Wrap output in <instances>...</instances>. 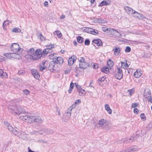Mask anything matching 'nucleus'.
<instances>
[{"label": "nucleus", "mask_w": 152, "mask_h": 152, "mask_svg": "<svg viewBox=\"0 0 152 152\" xmlns=\"http://www.w3.org/2000/svg\"><path fill=\"white\" fill-rule=\"evenodd\" d=\"M150 125V124H149L148 125V126H147L146 127V131H148L149 129H150V128L149 126Z\"/></svg>", "instance_id": "obj_63"}, {"label": "nucleus", "mask_w": 152, "mask_h": 152, "mask_svg": "<svg viewBox=\"0 0 152 152\" xmlns=\"http://www.w3.org/2000/svg\"><path fill=\"white\" fill-rule=\"evenodd\" d=\"M44 5L46 7H47L48 6V2L47 1H45V2Z\"/></svg>", "instance_id": "obj_62"}, {"label": "nucleus", "mask_w": 152, "mask_h": 152, "mask_svg": "<svg viewBox=\"0 0 152 152\" xmlns=\"http://www.w3.org/2000/svg\"><path fill=\"white\" fill-rule=\"evenodd\" d=\"M54 54H51L49 55V57L50 59H52L53 60V59H54V58L53 57L54 56Z\"/></svg>", "instance_id": "obj_56"}, {"label": "nucleus", "mask_w": 152, "mask_h": 152, "mask_svg": "<svg viewBox=\"0 0 152 152\" xmlns=\"http://www.w3.org/2000/svg\"><path fill=\"white\" fill-rule=\"evenodd\" d=\"M53 132V130H52L47 129L46 131V134H52Z\"/></svg>", "instance_id": "obj_45"}, {"label": "nucleus", "mask_w": 152, "mask_h": 152, "mask_svg": "<svg viewBox=\"0 0 152 152\" xmlns=\"http://www.w3.org/2000/svg\"><path fill=\"white\" fill-rule=\"evenodd\" d=\"M90 41L88 39H86L85 40L84 44L85 45H88L90 44Z\"/></svg>", "instance_id": "obj_49"}, {"label": "nucleus", "mask_w": 152, "mask_h": 152, "mask_svg": "<svg viewBox=\"0 0 152 152\" xmlns=\"http://www.w3.org/2000/svg\"><path fill=\"white\" fill-rule=\"evenodd\" d=\"M106 77L104 76L99 78L97 80L98 83L99 85L101 86H102V85L101 82L104 81Z\"/></svg>", "instance_id": "obj_24"}, {"label": "nucleus", "mask_w": 152, "mask_h": 152, "mask_svg": "<svg viewBox=\"0 0 152 152\" xmlns=\"http://www.w3.org/2000/svg\"><path fill=\"white\" fill-rule=\"evenodd\" d=\"M23 72L22 70L19 71L18 72V74L20 75H23Z\"/></svg>", "instance_id": "obj_64"}, {"label": "nucleus", "mask_w": 152, "mask_h": 152, "mask_svg": "<svg viewBox=\"0 0 152 152\" xmlns=\"http://www.w3.org/2000/svg\"><path fill=\"white\" fill-rule=\"evenodd\" d=\"M74 83H73L72 82H71L70 84L69 88H72V89H73L74 87Z\"/></svg>", "instance_id": "obj_61"}, {"label": "nucleus", "mask_w": 152, "mask_h": 152, "mask_svg": "<svg viewBox=\"0 0 152 152\" xmlns=\"http://www.w3.org/2000/svg\"><path fill=\"white\" fill-rule=\"evenodd\" d=\"M93 42L96 44L98 46L102 45V43L100 39H94L92 41Z\"/></svg>", "instance_id": "obj_20"}, {"label": "nucleus", "mask_w": 152, "mask_h": 152, "mask_svg": "<svg viewBox=\"0 0 152 152\" xmlns=\"http://www.w3.org/2000/svg\"><path fill=\"white\" fill-rule=\"evenodd\" d=\"M4 124L5 126L10 131H11L12 130H13V128L7 122L4 121Z\"/></svg>", "instance_id": "obj_19"}, {"label": "nucleus", "mask_w": 152, "mask_h": 152, "mask_svg": "<svg viewBox=\"0 0 152 152\" xmlns=\"http://www.w3.org/2000/svg\"><path fill=\"white\" fill-rule=\"evenodd\" d=\"M77 40L79 43H82L84 41L83 38L80 36H79L77 37Z\"/></svg>", "instance_id": "obj_30"}, {"label": "nucleus", "mask_w": 152, "mask_h": 152, "mask_svg": "<svg viewBox=\"0 0 152 152\" xmlns=\"http://www.w3.org/2000/svg\"><path fill=\"white\" fill-rule=\"evenodd\" d=\"M93 67L96 69L98 68L99 66L97 64H93Z\"/></svg>", "instance_id": "obj_54"}, {"label": "nucleus", "mask_w": 152, "mask_h": 152, "mask_svg": "<svg viewBox=\"0 0 152 152\" xmlns=\"http://www.w3.org/2000/svg\"><path fill=\"white\" fill-rule=\"evenodd\" d=\"M32 116H29L28 115H20L19 118L23 120V121H25L27 122H28L29 123H31V117Z\"/></svg>", "instance_id": "obj_6"}, {"label": "nucleus", "mask_w": 152, "mask_h": 152, "mask_svg": "<svg viewBox=\"0 0 152 152\" xmlns=\"http://www.w3.org/2000/svg\"><path fill=\"white\" fill-rule=\"evenodd\" d=\"M98 31L97 30H95L94 29V31H93L92 34H95L98 33Z\"/></svg>", "instance_id": "obj_58"}, {"label": "nucleus", "mask_w": 152, "mask_h": 152, "mask_svg": "<svg viewBox=\"0 0 152 152\" xmlns=\"http://www.w3.org/2000/svg\"><path fill=\"white\" fill-rule=\"evenodd\" d=\"M10 132L12 133L14 135L18 137V135H19V134H20V132H22V131H18L16 130L15 129H13V130H12Z\"/></svg>", "instance_id": "obj_25"}, {"label": "nucleus", "mask_w": 152, "mask_h": 152, "mask_svg": "<svg viewBox=\"0 0 152 152\" xmlns=\"http://www.w3.org/2000/svg\"><path fill=\"white\" fill-rule=\"evenodd\" d=\"M79 95L80 96H83L85 94V90L84 89H80L79 91Z\"/></svg>", "instance_id": "obj_34"}, {"label": "nucleus", "mask_w": 152, "mask_h": 152, "mask_svg": "<svg viewBox=\"0 0 152 152\" xmlns=\"http://www.w3.org/2000/svg\"><path fill=\"white\" fill-rule=\"evenodd\" d=\"M127 150L128 151H129L130 152H134L137 150V149L134 148H131Z\"/></svg>", "instance_id": "obj_48"}, {"label": "nucleus", "mask_w": 152, "mask_h": 152, "mask_svg": "<svg viewBox=\"0 0 152 152\" xmlns=\"http://www.w3.org/2000/svg\"><path fill=\"white\" fill-rule=\"evenodd\" d=\"M34 51V49L33 48H31L28 50L27 52L29 54L33 55V53H32Z\"/></svg>", "instance_id": "obj_40"}, {"label": "nucleus", "mask_w": 152, "mask_h": 152, "mask_svg": "<svg viewBox=\"0 0 152 152\" xmlns=\"http://www.w3.org/2000/svg\"><path fill=\"white\" fill-rule=\"evenodd\" d=\"M136 138L134 137V136H132L129 139H126L125 140H123V142H132L134 140L136 139Z\"/></svg>", "instance_id": "obj_17"}, {"label": "nucleus", "mask_w": 152, "mask_h": 152, "mask_svg": "<svg viewBox=\"0 0 152 152\" xmlns=\"http://www.w3.org/2000/svg\"><path fill=\"white\" fill-rule=\"evenodd\" d=\"M46 48H49L51 49V50H52V49L54 48V45L50 44L49 45H47L46 46Z\"/></svg>", "instance_id": "obj_39"}, {"label": "nucleus", "mask_w": 152, "mask_h": 152, "mask_svg": "<svg viewBox=\"0 0 152 152\" xmlns=\"http://www.w3.org/2000/svg\"><path fill=\"white\" fill-rule=\"evenodd\" d=\"M80 103H81V100L80 99L77 100L75 102V104H79Z\"/></svg>", "instance_id": "obj_57"}, {"label": "nucleus", "mask_w": 152, "mask_h": 152, "mask_svg": "<svg viewBox=\"0 0 152 152\" xmlns=\"http://www.w3.org/2000/svg\"><path fill=\"white\" fill-rule=\"evenodd\" d=\"M104 108L106 110L109 114H111L112 113V110L110 108L109 105L106 104L104 105Z\"/></svg>", "instance_id": "obj_22"}, {"label": "nucleus", "mask_w": 152, "mask_h": 152, "mask_svg": "<svg viewBox=\"0 0 152 152\" xmlns=\"http://www.w3.org/2000/svg\"><path fill=\"white\" fill-rule=\"evenodd\" d=\"M139 105V104L137 103H133L132 104L131 107L132 108H135L137 107Z\"/></svg>", "instance_id": "obj_51"}, {"label": "nucleus", "mask_w": 152, "mask_h": 152, "mask_svg": "<svg viewBox=\"0 0 152 152\" xmlns=\"http://www.w3.org/2000/svg\"><path fill=\"white\" fill-rule=\"evenodd\" d=\"M11 50L13 52L17 53H21L23 50L19 47L18 44L16 43L12 44L10 47Z\"/></svg>", "instance_id": "obj_2"}, {"label": "nucleus", "mask_w": 152, "mask_h": 152, "mask_svg": "<svg viewBox=\"0 0 152 152\" xmlns=\"http://www.w3.org/2000/svg\"><path fill=\"white\" fill-rule=\"evenodd\" d=\"M25 57L27 59H30L31 60H34L33 56L30 54H26L25 55Z\"/></svg>", "instance_id": "obj_32"}, {"label": "nucleus", "mask_w": 152, "mask_h": 152, "mask_svg": "<svg viewBox=\"0 0 152 152\" xmlns=\"http://www.w3.org/2000/svg\"><path fill=\"white\" fill-rule=\"evenodd\" d=\"M46 129H41V130L39 131V134H46Z\"/></svg>", "instance_id": "obj_35"}, {"label": "nucleus", "mask_w": 152, "mask_h": 152, "mask_svg": "<svg viewBox=\"0 0 152 152\" xmlns=\"http://www.w3.org/2000/svg\"><path fill=\"white\" fill-rule=\"evenodd\" d=\"M89 66V64L86 62L85 61L82 63H80L79 64V68L83 69L86 68Z\"/></svg>", "instance_id": "obj_10"}, {"label": "nucleus", "mask_w": 152, "mask_h": 152, "mask_svg": "<svg viewBox=\"0 0 152 152\" xmlns=\"http://www.w3.org/2000/svg\"><path fill=\"white\" fill-rule=\"evenodd\" d=\"M31 117V123L34 122L41 123L43 122L42 120L39 116H32Z\"/></svg>", "instance_id": "obj_4"}, {"label": "nucleus", "mask_w": 152, "mask_h": 152, "mask_svg": "<svg viewBox=\"0 0 152 152\" xmlns=\"http://www.w3.org/2000/svg\"><path fill=\"white\" fill-rule=\"evenodd\" d=\"M77 57L75 55L72 56L68 61V65L69 66L72 65L74 61L76 60Z\"/></svg>", "instance_id": "obj_11"}, {"label": "nucleus", "mask_w": 152, "mask_h": 152, "mask_svg": "<svg viewBox=\"0 0 152 152\" xmlns=\"http://www.w3.org/2000/svg\"><path fill=\"white\" fill-rule=\"evenodd\" d=\"M78 60L79 61L80 63H82L85 61L84 58L83 57H80L78 58Z\"/></svg>", "instance_id": "obj_43"}, {"label": "nucleus", "mask_w": 152, "mask_h": 152, "mask_svg": "<svg viewBox=\"0 0 152 152\" xmlns=\"http://www.w3.org/2000/svg\"><path fill=\"white\" fill-rule=\"evenodd\" d=\"M109 68L107 66H105L102 69L101 71L104 73H107L109 72Z\"/></svg>", "instance_id": "obj_28"}, {"label": "nucleus", "mask_w": 152, "mask_h": 152, "mask_svg": "<svg viewBox=\"0 0 152 152\" xmlns=\"http://www.w3.org/2000/svg\"><path fill=\"white\" fill-rule=\"evenodd\" d=\"M106 121L104 119H102L99 121L98 124L100 126H102L105 123Z\"/></svg>", "instance_id": "obj_29"}, {"label": "nucleus", "mask_w": 152, "mask_h": 152, "mask_svg": "<svg viewBox=\"0 0 152 152\" xmlns=\"http://www.w3.org/2000/svg\"><path fill=\"white\" fill-rule=\"evenodd\" d=\"M32 74L36 79H38L40 77V75L38 72L34 69H32L31 70Z\"/></svg>", "instance_id": "obj_12"}, {"label": "nucleus", "mask_w": 152, "mask_h": 152, "mask_svg": "<svg viewBox=\"0 0 152 152\" xmlns=\"http://www.w3.org/2000/svg\"><path fill=\"white\" fill-rule=\"evenodd\" d=\"M142 73V71H138L137 70L136 72H134V76L136 78H139L141 76Z\"/></svg>", "instance_id": "obj_21"}, {"label": "nucleus", "mask_w": 152, "mask_h": 152, "mask_svg": "<svg viewBox=\"0 0 152 152\" xmlns=\"http://www.w3.org/2000/svg\"><path fill=\"white\" fill-rule=\"evenodd\" d=\"M128 92L129 93L130 96H132L134 92V89H132L128 90Z\"/></svg>", "instance_id": "obj_42"}, {"label": "nucleus", "mask_w": 152, "mask_h": 152, "mask_svg": "<svg viewBox=\"0 0 152 152\" xmlns=\"http://www.w3.org/2000/svg\"><path fill=\"white\" fill-rule=\"evenodd\" d=\"M75 106L73 107V105L70 107L66 110L65 112V113L67 114V115L68 118H70L71 115V113L72 112V109L74 108Z\"/></svg>", "instance_id": "obj_15"}, {"label": "nucleus", "mask_w": 152, "mask_h": 152, "mask_svg": "<svg viewBox=\"0 0 152 152\" xmlns=\"http://www.w3.org/2000/svg\"><path fill=\"white\" fill-rule=\"evenodd\" d=\"M9 24V22L8 21H4L3 23V27L4 30H5V26H7Z\"/></svg>", "instance_id": "obj_38"}, {"label": "nucleus", "mask_w": 152, "mask_h": 152, "mask_svg": "<svg viewBox=\"0 0 152 152\" xmlns=\"http://www.w3.org/2000/svg\"><path fill=\"white\" fill-rule=\"evenodd\" d=\"M118 72L116 74L115 77L118 79H121L123 75L122 74V70L119 68L117 67Z\"/></svg>", "instance_id": "obj_5"}, {"label": "nucleus", "mask_w": 152, "mask_h": 152, "mask_svg": "<svg viewBox=\"0 0 152 152\" xmlns=\"http://www.w3.org/2000/svg\"><path fill=\"white\" fill-rule=\"evenodd\" d=\"M10 55V53H5L3 55L4 56H5L7 57V58H11V55Z\"/></svg>", "instance_id": "obj_46"}, {"label": "nucleus", "mask_w": 152, "mask_h": 152, "mask_svg": "<svg viewBox=\"0 0 152 152\" xmlns=\"http://www.w3.org/2000/svg\"><path fill=\"white\" fill-rule=\"evenodd\" d=\"M16 53H10L11 58H19L20 57V55Z\"/></svg>", "instance_id": "obj_23"}, {"label": "nucleus", "mask_w": 152, "mask_h": 152, "mask_svg": "<svg viewBox=\"0 0 152 152\" xmlns=\"http://www.w3.org/2000/svg\"><path fill=\"white\" fill-rule=\"evenodd\" d=\"M139 110L137 108H134V112L135 113H138L139 112Z\"/></svg>", "instance_id": "obj_60"}, {"label": "nucleus", "mask_w": 152, "mask_h": 152, "mask_svg": "<svg viewBox=\"0 0 152 152\" xmlns=\"http://www.w3.org/2000/svg\"><path fill=\"white\" fill-rule=\"evenodd\" d=\"M58 33L57 36L58 38H60L62 36V34L60 31H58Z\"/></svg>", "instance_id": "obj_55"}, {"label": "nucleus", "mask_w": 152, "mask_h": 152, "mask_svg": "<svg viewBox=\"0 0 152 152\" xmlns=\"http://www.w3.org/2000/svg\"><path fill=\"white\" fill-rule=\"evenodd\" d=\"M0 77L1 78H6L7 77V73L6 72H4L2 69H0Z\"/></svg>", "instance_id": "obj_18"}, {"label": "nucleus", "mask_w": 152, "mask_h": 152, "mask_svg": "<svg viewBox=\"0 0 152 152\" xmlns=\"http://www.w3.org/2000/svg\"><path fill=\"white\" fill-rule=\"evenodd\" d=\"M75 87L76 88L78 92L79 91L80 89H82V88H81V87L80 86H79L76 83H75Z\"/></svg>", "instance_id": "obj_41"}, {"label": "nucleus", "mask_w": 152, "mask_h": 152, "mask_svg": "<svg viewBox=\"0 0 152 152\" xmlns=\"http://www.w3.org/2000/svg\"><path fill=\"white\" fill-rule=\"evenodd\" d=\"M144 96L147 98H148L149 97H151V92L149 89L146 88L145 89Z\"/></svg>", "instance_id": "obj_13"}, {"label": "nucleus", "mask_w": 152, "mask_h": 152, "mask_svg": "<svg viewBox=\"0 0 152 152\" xmlns=\"http://www.w3.org/2000/svg\"><path fill=\"white\" fill-rule=\"evenodd\" d=\"M42 53L40 49H37L35 53H33V59L34 60H37L40 59L42 57Z\"/></svg>", "instance_id": "obj_3"}, {"label": "nucleus", "mask_w": 152, "mask_h": 152, "mask_svg": "<svg viewBox=\"0 0 152 152\" xmlns=\"http://www.w3.org/2000/svg\"><path fill=\"white\" fill-rule=\"evenodd\" d=\"M12 31L13 32H15V33H19L21 31V30L20 29L17 28H13L12 30Z\"/></svg>", "instance_id": "obj_33"}, {"label": "nucleus", "mask_w": 152, "mask_h": 152, "mask_svg": "<svg viewBox=\"0 0 152 152\" xmlns=\"http://www.w3.org/2000/svg\"><path fill=\"white\" fill-rule=\"evenodd\" d=\"M38 37L42 41L45 40V38L42 35V34L41 33H40L39 35L38 36Z\"/></svg>", "instance_id": "obj_47"}, {"label": "nucleus", "mask_w": 152, "mask_h": 152, "mask_svg": "<svg viewBox=\"0 0 152 152\" xmlns=\"http://www.w3.org/2000/svg\"><path fill=\"white\" fill-rule=\"evenodd\" d=\"M56 64L54 63V62L53 61H51L50 62L48 67L49 70L50 72H53L54 71L56 70L57 67L55 66Z\"/></svg>", "instance_id": "obj_7"}, {"label": "nucleus", "mask_w": 152, "mask_h": 152, "mask_svg": "<svg viewBox=\"0 0 152 152\" xmlns=\"http://www.w3.org/2000/svg\"><path fill=\"white\" fill-rule=\"evenodd\" d=\"M124 9L126 12L128 14H129L131 13L135 14V13L136 12L135 11L133 10L132 8L128 7H125Z\"/></svg>", "instance_id": "obj_14"}, {"label": "nucleus", "mask_w": 152, "mask_h": 152, "mask_svg": "<svg viewBox=\"0 0 152 152\" xmlns=\"http://www.w3.org/2000/svg\"><path fill=\"white\" fill-rule=\"evenodd\" d=\"M110 29V28H107L106 27H103L102 28V30L103 31L105 32L107 31H109Z\"/></svg>", "instance_id": "obj_52"}, {"label": "nucleus", "mask_w": 152, "mask_h": 152, "mask_svg": "<svg viewBox=\"0 0 152 152\" xmlns=\"http://www.w3.org/2000/svg\"><path fill=\"white\" fill-rule=\"evenodd\" d=\"M104 21L103 20H102L100 19H98V22L99 23H104Z\"/></svg>", "instance_id": "obj_59"}, {"label": "nucleus", "mask_w": 152, "mask_h": 152, "mask_svg": "<svg viewBox=\"0 0 152 152\" xmlns=\"http://www.w3.org/2000/svg\"><path fill=\"white\" fill-rule=\"evenodd\" d=\"M131 49L130 48L129 46H127L126 47V48L125 50V51L126 52H129L131 51Z\"/></svg>", "instance_id": "obj_50"}, {"label": "nucleus", "mask_w": 152, "mask_h": 152, "mask_svg": "<svg viewBox=\"0 0 152 152\" xmlns=\"http://www.w3.org/2000/svg\"><path fill=\"white\" fill-rule=\"evenodd\" d=\"M23 133V132L22 133L20 132V134H19V135L18 137L23 140H26L27 137Z\"/></svg>", "instance_id": "obj_27"}, {"label": "nucleus", "mask_w": 152, "mask_h": 152, "mask_svg": "<svg viewBox=\"0 0 152 152\" xmlns=\"http://www.w3.org/2000/svg\"><path fill=\"white\" fill-rule=\"evenodd\" d=\"M52 51V50H51V49L48 48H45L44 49L42 53H43L44 54H47L48 53H51Z\"/></svg>", "instance_id": "obj_26"}, {"label": "nucleus", "mask_w": 152, "mask_h": 152, "mask_svg": "<svg viewBox=\"0 0 152 152\" xmlns=\"http://www.w3.org/2000/svg\"><path fill=\"white\" fill-rule=\"evenodd\" d=\"M113 50L114 52V54L116 56L119 55V53L121 51V48L117 46L114 47Z\"/></svg>", "instance_id": "obj_16"}, {"label": "nucleus", "mask_w": 152, "mask_h": 152, "mask_svg": "<svg viewBox=\"0 0 152 152\" xmlns=\"http://www.w3.org/2000/svg\"><path fill=\"white\" fill-rule=\"evenodd\" d=\"M109 32L110 34L114 36L120 37L121 36V34L116 30L114 29H110Z\"/></svg>", "instance_id": "obj_9"}, {"label": "nucleus", "mask_w": 152, "mask_h": 152, "mask_svg": "<svg viewBox=\"0 0 152 152\" xmlns=\"http://www.w3.org/2000/svg\"><path fill=\"white\" fill-rule=\"evenodd\" d=\"M53 61L55 64H62L64 62L63 58L61 57H55Z\"/></svg>", "instance_id": "obj_8"}, {"label": "nucleus", "mask_w": 152, "mask_h": 152, "mask_svg": "<svg viewBox=\"0 0 152 152\" xmlns=\"http://www.w3.org/2000/svg\"><path fill=\"white\" fill-rule=\"evenodd\" d=\"M107 64L109 66L110 68L113 65V61L110 59H109L107 62Z\"/></svg>", "instance_id": "obj_36"}, {"label": "nucleus", "mask_w": 152, "mask_h": 152, "mask_svg": "<svg viewBox=\"0 0 152 152\" xmlns=\"http://www.w3.org/2000/svg\"><path fill=\"white\" fill-rule=\"evenodd\" d=\"M23 94L26 95H27L29 93V91L27 89L23 90Z\"/></svg>", "instance_id": "obj_44"}, {"label": "nucleus", "mask_w": 152, "mask_h": 152, "mask_svg": "<svg viewBox=\"0 0 152 152\" xmlns=\"http://www.w3.org/2000/svg\"><path fill=\"white\" fill-rule=\"evenodd\" d=\"M93 31H94V29L91 28H86V31L87 32L91 34H92Z\"/></svg>", "instance_id": "obj_37"}, {"label": "nucleus", "mask_w": 152, "mask_h": 152, "mask_svg": "<svg viewBox=\"0 0 152 152\" xmlns=\"http://www.w3.org/2000/svg\"><path fill=\"white\" fill-rule=\"evenodd\" d=\"M39 68L41 71H42L43 70L45 69L46 68V66H42L40 65L39 66Z\"/></svg>", "instance_id": "obj_53"}, {"label": "nucleus", "mask_w": 152, "mask_h": 152, "mask_svg": "<svg viewBox=\"0 0 152 152\" xmlns=\"http://www.w3.org/2000/svg\"><path fill=\"white\" fill-rule=\"evenodd\" d=\"M110 3H108L106 1H102L100 4L99 5L100 6L102 7L104 5H109Z\"/></svg>", "instance_id": "obj_31"}, {"label": "nucleus", "mask_w": 152, "mask_h": 152, "mask_svg": "<svg viewBox=\"0 0 152 152\" xmlns=\"http://www.w3.org/2000/svg\"><path fill=\"white\" fill-rule=\"evenodd\" d=\"M8 109L11 113L14 115H25L24 113V111L22 110L20 108L18 107L17 106H10L8 107Z\"/></svg>", "instance_id": "obj_1"}]
</instances>
